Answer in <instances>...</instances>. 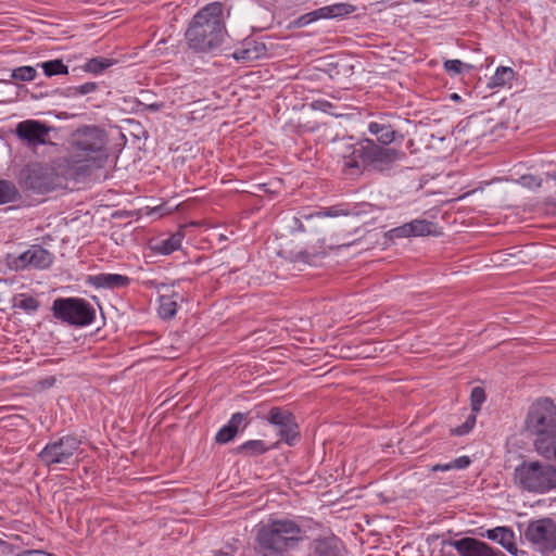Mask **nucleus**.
I'll use <instances>...</instances> for the list:
<instances>
[{
    "instance_id": "obj_43",
    "label": "nucleus",
    "mask_w": 556,
    "mask_h": 556,
    "mask_svg": "<svg viewBox=\"0 0 556 556\" xmlns=\"http://www.w3.org/2000/svg\"><path fill=\"white\" fill-rule=\"evenodd\" d=\"M443 466H444V465H437V466H434V467L432 468V470H433V471H438V470L443 471V470H442V467H443Z\"/></svg>"
},
{
    "instance_id": "obj_13",
    "label": "nucleus",
    "mask_w": 556,
    "mask_h": 556,
    "mask_svg": "<svg viewBox=\"0 0 556 556\" xmlns=\"http://www.w3.org/2000/svg\"><path fill=\"white\" fill-rule=\"evenodd\" d=\"M16 135L30 146H39L46 142L49 128L39 121L27 119L16 125Z\"/></svg>"
},
{
    "instance_id": "obj_6",
    "label": "nucleus",
    "mask_w": 556,
    "mask_h": 556,
    "mask_svg": "<svg viewBox=\"0 0 556 556\" xmlns=\"http://www.w3.org/2000/svg\"><path fill=\"white\" fill-rule=\"evenodd\" d=\"M353 154L362 159L363 164L371 165L378 170L390 168L393 163L402 160L404 156L403 152L395 149L378 147L370 139L358 142L354 147Z\"/></svg>"
},
{
    "instance_id": "obj_12",
    "label": "nucleus",
    "mask_w": 556,
    "mask_h": 556,
    "mask_svg": "<svg viewBox=\"0 0 556 556\" xmlns=\"http://www.w3.org/2000/svg\"><path fill=\"white\" fill-rule=\"evenodd\" d=\"M354 11L355 7L350 3H333L303 14L296 20L295 24L299 27H304L318 20L341 18L352 14Z\"/></svg>"
},
{
    "instance_id": "obj_18",
    "label": "nucleus",
    "mask_w": 556,
    "mask_h": 556,
    "mask_svg": "<svg viewBox=\"0 0 556 556\" xmlns=\"http://www.w3.org/2000/svg\"><path fill=\"white\" fill-rule=\"evenodd\" d=\"M486 538L501 544L509 554L517 556L518 547L516 536L511 529L507 527H497L486 531Z\"/></svg>"
},
{
    "instance_id": "obj_32",
    "label": "nucleus",
    "mask_w": 556,
    "mask_h": 556,
    "mask_svg": "<svg viewBox=\"0 0 556 556\" xmlns=\"http://www.w3.org/2000/svg\"><path fill=\"white\" fill-rule=\"evenodd\" d=\"M238 431H236L233 428H231L228 424L225 425L219 429V431L216 434V441L218 443H227L230 440L233 439V437L237 434Z\"/></svg>"
},
{
    "instance_id": "obj_14",
    "label": "nucleus",
    "mask_w": 556,
    "mask_h": 556,
    "mask_svg": "<svg viewBox=\"0 0 556 556\" xmlns=\"http://www.w3.org/2000/svg\"><path fill=\"white\" fill-rule=\"evenodd\" d=\"M311 556H345V549L337 536L327 534L312 542Z\"/></svg>"
},
{
    "instance_id": "obj_39",
    "label": "nucleus",
    "mask_w": 556,
    "mask_h": 556,
    "mask_svg": "<svg viewBox=\"0 0 556 556\" xmlns=\"http://www.w3.org/2000/svg\"><path fill=\"white\" fill-rule=\"evenodd\" d=\"M165 213H167V211H165V207L163 205L154 206V207L150 208L148 212V214H150V215L156 214L159 216H162Z\"/></svg>"
},
{
    "instance_id": "obj_5",
    "label": "nucleus",
    "mask_w": 556,
    "mask_h": 556,
    "mask_svg": "<svg viewBox=\"0 0 556 556\" xmlns=\"http://www.w3.org/2000/svg\"><path fill=\"white\" fill-rule=\"evenodd\" d=\"M514 483L532 494L556 490V467L541 460H523L514 470Z\"/></svg>"
},
{
    "instance_id": "obj_46",
    "label": "nucleus",
    "mask_w": 556,
    "mask_h": 556,
    "mask_svg": "<svg viewBox=\"0 0 556 556\" xmlns=\"http://www.w3.org/2000/svg\"><path fill=\"white\" fill-rule=\"evenodd\" d=\"M326 215H327V216H337V215H338V213H327Z\"/></svg>"
},
{
    "instance_id": "obj_24",
    "label": "nucleus",
    "mask_w": 556,
    "mask_h": 556,
    "mask_svg": "<svg viewBox=\"0 0 556 556\" xmlns=\"http://www.w3.org/2000/svg\"><path fill=\"white\" fill-rule=\"evenodd\" d=\"M370 134L377 136L378 140L383 144H389L394 140V131L388 125L370 123L368 126Z\"/></svg>"
},
{
    "instance_id": "obj_29",
    "label": "nucleus",
    "mask_w": 556,
    "mask_h": 556,
    "mask_svg": "<svg viewBox=\"0 0 556 556\" xmlns=\"http://www.w3.org/2000/svg\"><path fill=\"white\" fill-rule=\"evenodd\" d=\"M485 401L484 390L480 387H476L471 391L470 402H471V410L472 414L477 415V413L481 409L482 404Z\"/></svg>"
},
{
    "instance_id": "obj_11",
    "label": "nucleus",
    "mask_w": 556,
    "mask_h": 556,
    "mask_svg": "<svg viewBox=\"0 0 556 556\" xmlns=\"http://www.w3.org/2000/svg\"><path fill=\"white\" fill-rule=\"evenodd\" d=\"M266 420L276 428L281 440L287 444L295 443L299 438V427L290 412L274 407L269 410Z\"/></svg>"
},
{
    "instance_id": "obj_8",
    "label": "nucleus",
    "mask_w": 556,
    "mask_h": 556,
    "mask_svg": "<svg viewBox=\"0 0 556 556\" xmlns=\"http://www.w3.org/2000/svg\"><path fill=\"white\" fill-rule=\"evenodd\" d=\"M53 312L56 318L76 326L89 325L94 318V309L81 299L55 300Z\"/></svg>"
},
{
    "instance_id": "obj_7",
    "label": "nucleus",
    "mask_w": 556,
    "mask_h": 556,
    "mask_svg": "<svg viewBox=\"0 0 556 556\" xmlns=\"http://www.w3.org/2000/svg\"><path fill=\"white\" fill-rule=\"evenodd\" d=\"M80 441L72 435L62 437L60 440L47 444L39 453L40 460L47 465H71L79 451Z\"/></svg>"
},
{
    "instance_id": "obj_28",
    "label": "nucleus",
    "mask_w": 556,
    "mask_h": 556,
    "mask_svg": "<svg viewBox=\"0 0 556 556\" xmlns=\"http://www.w3.org/2000/svg\"><path fill=\"white\" fill-rule=\"evenodd\" d=\"M113 62L105 58H93L90 59L84 66L85 71L93 74H99L105 68L110 67Z\"/></svg>"
},
{
    "instance_id": "obj_31",
    "label": "nucleus",
    "mask_w": 556,
    "mask_h": 556,
    "mask_svg": "<svg viewBox=\"0 0 556 556\" xmlns=\"http://www.w3.org/2000/svg\"><path fill=\"white\" fill-rule=\"evenodd\" d=\"M14 195V186L8 181L0 180V204L11 201Z\"/></svg>"
},
{
    "instance_id": "obj_44",
    "label": "nucleus",
    "mask_w": 556,
    "mask_h": 556,
    "mask_svg": "<svg viewBox=\"0 0 556 556\" xmlns=\"http://www.w3.org/2000/svg\"><path fill=\"white\" fill-rule=\"evenodd\" d=\"M451 99L452 100H458L459 99V96L457 93H452L451 94Z\"/></svg>"
},
{
    "instance_id": "obj_20",
    "label": "nucleus",
    "mask_w": 556,
    "mask_h": 556,
    "mask_svg": "<svg viewBox=\"0 0 556 556\" xmlns=\"http://www.w3.org/2000/svg\"><path fill=\"white\" fill-rule=\"evenodd\" d=\"M182 240L184 235L181 232H176L165 238L151 241L150 248L156 254L168 255L180 249Z\"/></svg>"
},
{
    "instance_id": "obj_21",
    "label": "nucleus",
    "mask_w": 556,
    "mask_h": 556,
    "mask_svg": "<svg viewBox=\"0 0 556 556\" xmlns=\"http://www.w3.org/2000/svg\"><path fill=\"white\" fill-rule=\"evenodd\" d=\"M516 78L515 71L509 66H498L495 73L488 80V88L498 89L504 88Z\"/></svg>"
},
{
    "instance_id": "obj_22",
    "label": "nucleus",
    "mask_w": 556,
    "mask_h": 556,
    "mask_svg": "<svg viewBox=\"0 0 556 556\" xmlns=\"http://www.w3.org/2000/svg\"><path fill=\"white\" fill-rule=\"evenodd\" d=\"M181 296L178 293L160 296L159 314L162 318L173 317L178 307Z\"/></svg>"
},
{
    "instance_id": "obj_47",
    "label": "nucleus",
    "mask_w": 556,
    "mask_h": 556,
    "mask_svg": "<svg viewBox=\"0 0 556 556\" xmlns=\"http://www.w3.org/2000/svg\"><path fill=\"white\" fill-rule=\"evenodd\" d=\"M0 83H8V79L0 77Z\"/></svg>"
},
{
    "instance_id": "obj_38",
    "label": "nucleus",
    "mask_w": 556,
    "mask_h": 556,
    "mask_svg": "<svg viewBox=\"0 0 556 556\" xmlns=\"http://www.w3.org/2000/svg\"><path fill=\"white\" fill-rule=\"evenodd\" d=\"M96 88H97V86H96L94 83H86V84L80 85L79 87H77L76 90L80 94H87V93H90V92L94 91Z\"/></svg>"
},
{
    "instance_id": "obj_35",
    "label": "nucleus",
    "mask_w": 556,
    "mask_h": 556,
    "mask_svg": "<svg viewBox=\"0 0 556 556\" xmlns=\"http://www.w3.org/2000/svg\"><path fill=\"white\" fill-rule=\"evenodd\" d=\"M469 464H470V459L467 456H462V457H458V458H456L455 460H453V462H451L448 464H445L442 467V470L446 471V470H451V469H454V468H456V469H464Z\"/></svg>"
},
{
    "instance_id": "obj_15",
    "label": "nucleus",
    "mask_w": 556,
    "mask_h": 556,
    "mask_svg": "<svg viewBox=\"0 0 556 556\" xmlns=\"http://www.w3.org/2000/svg\"><path fill=\"white\" fill-rule=\"evenodd\" d=\"M27 184L37 190L48 189L52 184V169L41 164H33L28 167Z\"/></svg>"
},
{
    "instance_id": "obj_36",
    "label": "nucleus",
    "mask_w": 556,
    "mask_h": 556,
    "mask_svg": "<svg viewBox=\"0 0 556 556\" xmlns=\"http://www.w3.org/2000/svg\"><path fill=\"white\" fill-rule=\"evenodd\" d=\"M519 184L529 189H535L541 186L542 180L533 175H523L519 178Z\"/></svg>"
},
{
    "instance_id": "obj_25",
    "label": "nucleus",
    "mask_w": 556,
    "mask_h": 556,
    "mask_svg": "<svg viewBox=\"0 0 556 556\" xmlns=\"http://www.w3.org/2000/svg\"><path fill=\"white\" fill-rule=\"evenodd\" d=\"M37 77V71L33 66H20L11 71L10 78L21 81H31Z\"/></svg>"
},
{
    "instance_id": "obj_3",
    "label": "nucleus",
    "mask_w": 556,
    "mask_h": 556,
    "mask_svg": "<svg viewBox=\"0 0 556 556\" xmlns=\"http://www.w3.org/2000/svg\"><path fill=\"white\" fill-rule=\"evenodd\" d=\"M304 536L302 528L290 519H270L257 526L256 540L263 556H282Z\"/></svg>"
},
{
    "instance_id": "obj_41",
    "label": "nucleus",
    "mask_w": 556,
    "mask_h": 556,
    "mask_svg": "<svg viewBox=\"0 0 556 556\" xmlns=\"http://www.w3.org/2000/svg\"><path fill=\"white\" fill-rule=\"evenodd\" d=\"M215 556H233V553L231 551H219Z\"/></svg>"
},
{
    "instance_id": "obj_2",
    "label": "nucleus",
    "mask_w": 556,
    "mask_h": 556,
    "mask_svg": "<svg viewBox=\"0 0 556 556\" xmlns=\"http://www.w3.org/2000/svg\"><path fill=\"white\" fill-rule=\"evenodd\" d=\"M526 426L535 435V452L545 459L556 460L555 403L547 397L534 402L529 409Z\"/></svg>"
},
{
    "instance_id": "obj_34",
    "label": "nucleus",
    "mask_w": 556,
    "mask_h": 556,
    "mask_svg": "<svg viewBox=\"0 0 556 556\" xmlns=\"http://www.w3.org/2000/svg\"><path fill=\"white\" fill-rule=\"evenodd\" d=\"M15 306L22 309H25L27 312H34L38 307V303L33 298H22L16 300Z\"/></svg>"
},
{
    "instance_id": "obj_17",
    "label": "nucleus",
    "mask_w": 556,
    "mask_h": 556,
    "mask_svg": "<svg viewBox=\"0 0 556 556\" xmlns=\"http://www.w3.org/2000/svg\"><path fill=\"white\" fill-rule=\"evenodd\" d=\"M266 54V47L263 42L256 40H245L237 48L232 56L235 60L240 62H252Z\"/></svg>"
},
{
    "instance_id": "obj_10",
    "label": "nucleus",
    "mask_w": 556,
    "mask_h": 556,
    "mask_svg": "<svg viewBox=\"0 0 556 556\" xmlns=\"http://www.w3.org/2000/svg\"><path fill=\"white\" fill-rule=\"evenodd\" d=\"M8 265L14 270H24L28 268L43 269L49 267L53 257L46 249L40 245H31L25 252L14 255H8Z\"/></svg>"
},
{
    "instance_id": "obj_37",
    "label": "nucleus",
    "mask_w": 556,
    "mask_h": 556,
    "mask_svg": "<svg viewBox=\"0 0 556 556\" xmlns=\"http://www.w3.org/2000/svg\"><path fill=\"white\" fill-rule=\"evenodd\" d=\"M245 414L242 413H236L231 416L230 420L228 421V425L233 428L236 431L239 430V428L243 425L245 421Z\"/></svg>"
},
{
    "instance_id": "obj_42",
    "label": "nucleus",
    "mask_w": 556,
    "mask_h": 556,
    "mask_svg": "<svg viewBox=\"0 0 556 556\" xmlns=\"http://www.w3.org/2000/svg\"><path fill=\"white\" fill-rule=\"evenodd\" d=\"M161 106H162L161 104H151L149 108H150L151 110L156 111V110H159Z\"/></svg>"
},
{
    "instance_id": "obj_33",
    "label": "nucleus",
    "mask_w": 556,
    "mask_h": 556,
    "mask_svg": "<svg viewBox=\"0 0 556 556\" xmlns=\"http://www.w3.org/2000/svg\"><path fill=\"white\" fill-rule=\"evenodd\" d=\"M476 420H477V415H475V414L469 415L462 426H459L453 430V433L456 435L467 434L475 427Z\"/></svg>"
},
{
    "instance_id": "obj_4",
    "label": "nucleus",
    "mask_w": 556,
    "mask_h": 556,
    "mask_svg": "<svg viewBox=\"0 0 556 556\" xmlns=\"http://www.w3.org/2000/svg\"><path fill=\"white\" fill-rule=\"evenodd\" d=\"M108 138L97 127H84L76 131L71 150L72 165L83 170L100 165L106 159Z\"/></svg>"
},
{
    "instance_id": "obj_45",
    "label": "nucleus",
    "mask_w": 556,
    "mask_h": 556,
    "mask_svg": "<svg viewBox=\"0 0 556 556\" xmlns=\"http://www.w3.org/2000/svg\"><path fill=\"white\" fill-rule=\"evenodd\" d=\"M548 179H553L556 182V175H548Z\"/></svg>"
},
{
    "instance_id": "obj_26",
    "label": "nucleus",
    "mask_w": 556,
    "mask_h": 556,
    "mask_svg": "<svg viewBox=\"0 0 556 556\" xmlns=\"http://www.w3.org/2000/svg\"><path fill=\"white\" fill-rule=\"evenodd\" d=\"M39 66L43 70L47 76L67 74L68 70L65 64L61 60H53L40 63Z\"/></svg>"
},
{
    "instance_id": "obj_27",
    "label": "nucleus",
    "mask_w": 556,
    "mask_h": 556,
    "mask_svg": "<svg viewBox=\"0 0 556 556\" xmlns=\"http://www.w3.org/2000/svg\"><path fill=\"white\" fill-rule=\"evenodd\" d=\"M444 70L451 75L456 76L472 68L471 64L462 62L460 60H446L443 64Z\"/></svg>"
},
{
    "instance_id": "obj_1",
    "label": "nucleus",
    "mask_w": 556,
    "mask_h": 556,
    "mask_svg": "<svg viewBox=\"0 0 556 556\" xmlns=\"http://www.w3.org/2000/svg\"><path fill=\"white\" fill-rule=\"evenodd\" d=\"M224 4L212 2L199 10L186 30L188 47L199 53H214L224 43L227 29Z\"/></svg>"
},
{
    "instance_id": "obj_23",
    "label": "nucleus",
    "mask_w": 556,
    "mask_h": 556,
    "mask_svg": "<svg viewBox=\"0 0 556 556\" xmlns=\"http://www.w3.org/2000/svg\"><path fill=\"white\" fill-rule=\"evenodd\" d=\"M463 544L467 547L466 556H500L498 553L494 552L483 542L468 539L463 541Z\"/></svg>"
},
{
    "instance_id": "obj_30",
    "label": "nucleus",
    "mask_w": 556,
    "mask_h": 556,
    "mask_svg": "<svg viewBox=\"0 0 556 556\" xmlns=\"http://www.w3.org/2000/svg\"><path fill=\"white\" fill-rule=\"evenodd\" d=\"M240 450L249 454H262L267 451V446L262 440H251L243 443Z\"/></svg>"
},
{
    "instance_id": "obj_9",
    "label": "nucleus",
    "mask_w": 556,
    "mask_h": 556,
    "mask_svg": "<svg viewBox=\"0 0 556 556\" xmlns=\"http://www.w3.org/2000/svg\"><path fill=\"white\" fill-rule=\"evenodd\" d=\"M526 538L535 549L548 556L556 551V522L551 519L532 521L526 530Z\"/></svg>"
},
{
    "instance_id": "obj_16",
    "label": "nucleus",
    "mask_w": 556,
    "mask_h": 556,
    "mask_svg": "<svg viewBox=\"0 0 556 556\" xmlns=\"http://www.w3.org/2000/svg\"><path fill=\"white\" fill-rule=\"evenodd\" d=\"M393 238H406L412 236H427L432 233V224L425 219H415L390 230Z\"/></svg>"
},
{
    "instance_id": "obj_40",
    "label": "nucleus",
    "mask_w": 556,
    "mask_h": 556,
    "mask_svg": "<svg viewBox=\"0 0 556 556\" xmlns=\"http://www.w3.org/2000/svg\"><path fill=\"white\" fill-rule=\"evenodd\" d=\"M344 165L346 167H359L361 166V163L356 160H346Z\"/></svg>"
},
{
    "instance_id": "obj_19",
    "label": "nucleus",
    "mask_w": 556,
    "mask_h": 556,
    "mask_svg": "<svg viewBox=\"0 0 556 556\" xmlns=\"http://www.w3.org/2000/svg\"><path fill=\"white\" fill-rule=\"evenodd\" d=\"M87 281L96 288L114 289L126 286L129 282V279L128 277L118 274L100 273L89 276Z\"/></svg>"
}]
</instances>
